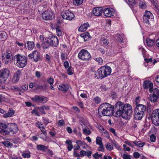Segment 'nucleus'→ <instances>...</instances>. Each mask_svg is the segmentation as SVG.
Masks as SVG:
<instances>
[{
  "label": "nucleus",
  "mask_w": 159,
  "mask_h": 159,
  "mask_svg": "<svg viewBox=\"0 0 159 159\" xmlns=\"http://www.w3.org/2000/svg\"><path fill=\"white\" fill-rule=\"evenodd\" d=\"M21 87L22 89L24 90H26L28 89V86L27 84L25 83V84H22L21 85Z\"/></svg>",
  "instance_id": "4d7b16f0"
},
{
  "label": "nucleus",
  "mask_w": 159,
  "mask_h": 159,
  "mask_svg": "<svg viewBox=\"0 0 159 159\" xmlns=\"http://www.w3.org/2000/svg\"><path fill=\"white\" fill-rule=\"evenodd\" d=\"M150 140L152 142H155L156 140V136L153 134H152L150 136Z\"/></svg>",
  "instance_id": "680f3d73"
},
{
  "label": "nucleus",
  "mask_w": 159,
  "mask_h": 159,
  "mask_svg": "<svg viewBox=\"0 0 159 159\" xmlns=\"http://www.w3.org/2000/svg\"><path fill=\"white\" fill-rule=\"evenodd\" d=\"M14 111L12 108H9L8 112L7 113L5 112V114L3 115V117L4 118L11 117L14 114Z\"/></svg>",
  "instance_id": "b1692460"
},
{
  "label": "nucleus",
  "mask_w": 159,
  "mask_h": 159,
  "mask_svg": "<svg viewBox=\"0 0 159 159\" xmlns=\"http://www.w3.org/2000/svg\"><path fill=\"white\" fill-rule=\"evenodd\" d=\"M106 148L108 150L111 151L113 149V147L112 145L110 144L109 143H107L106 145Z\"/></svg>",
  "instance_id": "a18cd8bd"
},
{
  "label": "nucleus",
  "mask_w": 159,
  "mask_h": 159,
  "mask_svg": "<svg viewBox=\"0 0 159 159\" xmlns=\"http://www.w3.org/2000/svg\"><path fill=\"white\" fill-rule=\"evenodd\" d=\"M61 57L62 61H63L67 59V54L65 53L61 52Z\"/></svg>",
  "instance_id": "79ce46f5"
},
{
  "label": "nucleus",
  "mask_w": 159,
  "mask_h": 159,
  "mask_svg": "<svg viewBox=\"0 0 159 159\" xmlns=\"http://www.w3.org/2000/svg\"><path fill=\"white\" fill-rule=\"evenodd\" d=\"M104 148L103 144L99 145V147L98 148V150L99 151L104 152Z\"/></svg>",
  "instance_id": "e2e57ef3"
},
{
  "label": "nucleus",
  "mask_w": 159,
  "mask_h": 159,
  "mask_svg": "<svg viewBox=\"0 0 159 159\" xmlns=\"http://www.w3.org/2000/svg\"><path fill=\"white\" fill-rule=\"evenodd\" d=\"M126 2L129 4L133 6L134 4L135 5V3L134 2V0H124Z\"/></svg>",
  "instance_id": "5fc2aeb1"
},
{
  "label": "nucleus",
  "mask_w": 159,
  "mask_h": 159,
  "mask_svg": "<svg viewBox=\"0 0 159 159\" xmlns=\"http://www.w3.org/2000/svg\"><path fill=\"white\" fill-rule=\"evenodd\" d=\"M93 101L96 104H99L101 102V99L98 97H96L93 98Z\"/></svg>",
  "instance_id": "de8ad7c7"
},
{
  "label": "nucleus",
  "mask_w": 159,
  "mask_h": 159,
  "mask_svg": "<svg viewBox=\"0 0 159 159\" xmlns=\"http://www.w3.org/2000/svg\"><path fill=\"white\" fill-rule=\"evenodd\" d=\"M54 17L53 12L51 10H47L43 12L42 14V18L44 20H51Z\"/></svg>",
  "instance_id": "9b49d317"
},
{
  "label": "nucleus",
  "mask_w": 159,
  "mask_h": 159,
  "mask_svg": "<svg viewBox=\"0 0 159 159\" xmlns=\"http://www.w3.org/2000/svg\"><path fill=\"white\" fill-rule=\"evenodd\" d=\"M14 60V58L8 59H7V60H5V64H8L12 63Z\"/></svg>",
  "instance_id": "6e6d98bb"
},
{
  "label": "nucleus",
  "mask_w": 159,
  "mask_h": 159,
  "mask_svg": "<svg viewBox=\"0 0 159 159\" xmlns=\"http://www.w3.org/2000/svg\"><path fill=\"white\" fill-rule=\"evenodd\" d=\"M102 67V71L105 73L104 74L106 75V77L109 75L111 72V69L110 67L108 66H103Z\"/></svg>",
  "instance_id": "aec40b11"
},
{
  "label": "nucleus",
  "mask_w": 159,
  "mask_h": 159,
  "mask_svg": "<svg viewBox=\"0 0 159 159\" xmlns=\"http://www.w3.org/2000/svg\"><path fill=\"white\" fill-rule=\"evenodd\" d=\"M37 108L41 113L44 114H46L45 111L42 107H37Z\"/></svg>",
  "instance_id": "13d9d810"
},
{
  "label": "nucleus",
  "mask_w": 159,
  "mask_h": 159,
  "mask_svg": "<svg viewBox=\"0 0 159 159\" xmlns=\"http://www.w3.org/2000/svg\"><path fill=\"white\" fill-rule=\"evenodd\" d=\"M101 42L103 43L104 46H107L109 43L107 39H104L101 40Z\"/></svg>",
  "instance_id": "864d4df0"
},
{
  "label": "nucleus",
  "mask_w": 159,
  "mask_h": 159,
  "mask_svg": "<svg viewBox=\"0 0 159 159\" xmlns=\"http://www.w3.org/2000/svg\"><path fill=\"white\" fill-rule=\"evenodd\" d=\"M133 156L134 158L137 159L140 156V154L137 152H135L134 153Z\"/></svg>",
  "instance_id": "bf43d9fd"
},
{
  "label": "nucleus",
  "mask_w": 159,
  "mask_h": 159,
  "mask_svg": "<svg viewBox=\"0 0 159 159\" xmlns=\"http://www.w3.org/2000/svg\"><path fill=\"white\" fill-rule=\"evenodd\" d=\"M114 109L112 105L105 102L101 105L98 109V113L100 116H110L113 114Z\"/></svg>",
  "instance_id": "f03ea898"
},
{
  "label": "nucleus",
  "mask_w": 159,
  "mask_h": 159,
  "mask_svg": "<svg viewBox=\"0 0 159 159\" xmlns=\"http://www.w3.org/2000/svg\"><path fill=\"white\" fill-rule=\"evenodd\" d=\"M146 42L148 46L152 47L154 44V40L153 39H146Z\"/></svg>",
  "instance_id": "2f4dec72"
},
{
  "label": "nucleus",
  "mask_w": 159,
  "mask_h": 159,
  "mask_svg": "<svg viewBox=\"0 0 159 159\" xmlns=\"http://www.w3.org/2000/svg\"><path fill=\"white\" fill-rule=\"evenodd\" d=\"M143 22L144 23L148 24L149 25L150 22L153 21V16L152 13L150 11L146 10L144 13L143 16Z\"/></svg>",
  "instance_id": "0eeeda50"
},
{
  "label": "nucleus",
  "mask_w": 159,
  "mask_h": 159,
  "mask_svg": "<svg viewBox=\"0 0 159 159\" xmlns=\"http://www.w3.org/2000/svg\"><path fill=\"white\" fill-rule=\"evenodd\" d=\"M32 113L33 114H35L36 116H40V114L39 111L36 109H33L32 111Z\"/></svg>",
  "instance_id": "052dcab7"
},
{
  "label": "nucleus",
  "mask_w": 159,
  "mask_h": 159,
  "mask_svg": "<svg viewBox=\"0 0 159 159\" xmlns=\"http://www.w3.org/2000/svg\"><path fill=\"white\" fill-rule=\"evenodd\" d=\"M61 15L63 18L70 20H71L75 16L74 13L69 10H65L63 11Z\"/></svg>",
  "instance_id": "f8f14e48"
},
{
  "label": "nucleus",
  "mask_w": 159,
  "mask_h": 159,
  "mask_svg": "<svg viewBox=\"0 0 159 159\" xmlns=\"http://www.w3.org/2000/svg\"><path fill=\"white\" fill-rule=\"evenodd\" d=\"M83 0H74L73 1V4L75 6H79L82 4Z\"/></svg>",
  "instance_id": "4c0bfd02"
},
{
  "label": "nucleus",
  "mask_w": 159,
  "mask_h": 159,
  "mask_svg": "<svg viewBox=\"0 0 159 159\" xmlns=\"http://www.w3.org/2000/svg\"><path fill=\"white\" fill-rule=\"evenodd\" d=\"M131 156L129 155L124 154L123 155V157L124 159H130Z\"/></svg>",
  "instance_id": "774afa93"
},
{
  "label": "nucleus",
  "mask_w": 159,
  "mask_h": 159,
  "mask_svg": "<svg viewBox=\"0 0 159 159\" xmlns=\"http://www.w3.org/2000/svg\"><path fill=\"white\" fill-rule=\"evenodd\" d=\"M96 144L99 145L103 144L102 143V139L100 137H97L96 138Z\"/></svg>",
  "instance_id": "e433bc0d"
},
{
  "label": "nucleus",
  "mask_w": 159,
  "mask_h": 159,
  "mask_svg": "<svg viewBox=\"0 0 159 159\" xmlns=\"http://www.w3.org/2000/svg\"><path fill=\"white\" fill-rule=\"evenodd\" d=\"M30 98L33 102L42 103H45L48 101L47 98L40 95H36Z\"/></svg>",
  "instance_id": "9d476101"
},
{
  "label": "nucleus",
  "mask_w": 159,
  "mask_h": 159,
  "mask_svg": "<svg viewBox=\"0 0 159 159\" xmlns=\"http://www.w3.org/2000/svg\"><path fill=\"white\" fill-rule=\"evenodd\" d=\"M7 34L4 31H2L0 33V37L1 39H4L7 38Z\"/></svg>",
  "instance_id": "c9c22d12"
},
{
  "label": "nucleus",
  "mask_w": 159,
  "mask_h": 159,
  "mask_svg": "<svg viewBox=\"0 0 159 159\" xmlns=\"http://www.w3.org/2000/svg\"><path fill=\"white\" fill-rule=\"evenodd\" d=\"M104 74L105 73L102 71V67L99 68L97 71L95 72V75L96 77H97L98 79L101 78L102 79L106 77V75Z\"/></svg>",
  "instance_id": "f3484780"
},
{
  "label": "nucleus",
  "mask_w": 159,
  "mask_h": 159,
  "mask_svg": "<svg viewBox=\"0 0 159 159\" xmlns=\"http://www.w3.org/2000/svg\"><path fill=\"white\" fill-rule=\"evenodd\" d=\"M58 88L59 90L65 92L68 89L67 86L64 84L59 85L58 87Z\"/></svg>",
  "instance_id": "473e14b6"
},
{
  "label": "nucleus",
  "mask_w": 159,
  "mask_h": 159,
  "mask_svg": "<svg viewBox=\"0 0 159 159\" xmlns=\"http://www.w3.org/2000/svg\"><path fill=\"white\" fill-rule=\"evenodd\" d=\"M47 81L50 85H52L54 82V80L51 78H50L48 79Z\"/></svg>",
  "instance_id": "0e129e2a"
},
{
  "label": "nucleus",
  "mask_w": 159,
  "mask_h": 159,
  "mask_svg": "<svg viewBox=\"0 0 159 159\" xmlns=\"http://www.w3.org/2000/svg\"><path fill=\"white\" fill-rule=\"evenodd\" d=\"M8 128V124L6 125L5 123H0V133L3 135H7L9 134V132L6 129Z\"/></svg>",
  "instance_id": "2eb2a0df"
},
{
  "label": "nucleus",
  "mask_w": 159,
  "mask_h": 159,
  "mask_svg": "<svg viewBox=\"0 0 159 159\" xmlns=\"http://www.w3.org/2000/svg\"><path fill=\"white\" fill-rule=\"evenodd\" d=\"M58 43V39L56 36L53 35L50 36L46 39V43L43 44V48L47 49L50 46L56 47Z\"/></svg>",
  "instance_id": "20e7f679"
},
{
  "label": "nucleus",
  "mask_w": 159,
  "mask_h": 159,
  "mask_svg": "<svg viewBox=\"0 0 159 159\" xmlns=\"http://www.w3.org/2000/svg\"><path fill=\"white\" fill-rule=\"evenodd\" d=\"M4 57L7 58V59L14 58V57L12 54L8 53L5 52L3 54V55L2 56V57Z\"/></svg>",
  "instance_id": "72a5a7b5"
},
{
  "label": "nucleus",
  "mask_w": 159,
  "mask_h": 159,
  "mask_svg": "<svg viewBox=\"0 0 159 159\" xmlns=\"http://www.w3.org/2000/svg\"><path fill=\"white\" fill-rule=\"evenodd\" d=\"M93 12L96 16H99L102 12V8L101 7L94 8L93 10Z\"/></svg>",
  "instance_id": "412c9836"
},
{
  "label": "nucleus",
  "mask_w": 159,
  "mask_h": 159,
  "mask_svg": "<svg viewBox=\"0 0 159 159\" xmlns=\"http://www.w3.org/2000/svg\"><path fill=\"white\" fill-rule=\"evenodd\" d=\"M28 57L30 59L35 62H37L41 59L40 54L36 50H34L29 54Z\"/></svg>",
  "instance_id": "1a4fd4ad"
},
{
  "label": "nucleus",
  "mask_w": 159,
  "mask_h": 159,
  "mask_svg": "<svg viewBox=\"0 0 159 159\" xmlns=\"http://www.w3.org/2000/svg\"><path fill=\"white\" fill-rule=\"evenodd\" d=\"M152 3L155 6L156 8L158 9L159 7V4L157 0H152Z\"/></svg>",
  "instance_id": "37998d69"
},
{
  "label": "nucleus",
  "mask_w": 159,
  "mask_h": 159,
  "mask_svg": "<svg viewBox=\"0 0 159 159\" xmlns=\"http://www.w3.org/2000/svg\"><path fill=\"white\" fill-rule=\"evenodd\" d=\"M139 6L140 8L142 9H145L147 5L145 2L141 1L139 3Z\"/></svg>",
  "instance_id": "58836bf2"
},
{
  "label": "nucleus",
  "mask_w": 159,
  "mask_h": 159,
  "mask_svg": "<svg viewBox=\"0 0 159 159\" xmlns=\"http://www.w3.org/2000/svg\"><path fill=\"white\" fill-rule=\"evenodd\" d=\"M152 123L157 126L159 125V109L154 110L152 114Z\"/></svg>",
  "instance_id": "6e6552de"
},
{
  "label": "nucleus",
  "mask_w": 159,
  "mask_h": 159,
  "mask_svg": "<svg viewBox=\"0 0 159 159\" xmlns=\"http://www.w3.org/2000/svg\"><path fill=\"white\" fill-rule=\"evenodd\" d=\"M78 57L80 60L85 61H89L91 58L90 53L86 50H81L78 54Z\"/></svg>",
  "instance_id": "39448f33"
},
{
  "label": "nucleus",
  "mask_w": 159,
  "mask_h": 159,
  "mask_svg": "<svg viewBox=\"0 0 159 159\" xmlns=\"http://www.w3.org/2000/svg\"><path fill=\"white\" fill-rule=\"evenodd\" d=\"M48 147L43 145L39 144L37 145L36 148L38 150H40L43 152H45L47 149Z\"/></svg>",
  "instance_id": "bb28decb"
},
{
  "label": "nucleus",
  "mask_w": 159,
  "mask_h": 159,
  "mask_svg": "<svg viewBox=\"0 0 159 159\" xmlns=\"http://www.w3.org/2000/svg\"><path fill=\"white\" fill-rule=\"evenodd\" d=\"M14 61L18 67L22 68L26 66L27 59L26 57L18 54L14 56Z\"/></svg>",
  "instance_id": "7ed1b4c3"
},
{
  "label": "nucleus",
  "mask_w": 159,
  "mask_h": 159,
  "mask_svg": "<svg viewBox=\"0 0 159 159\" xmlns=\"http://www.w3.org/2000/svg\"><path fill=\"white\" fill-rule=\"evenodd\" d=\"M39 39L40 41L42 43V47L43 48V44L46 43V41H45L44 37L43 35L40 36L39 37Z\"/></svg>",
  "instance_id": "09e8293b"
},
{
  "label": "nucleus",
  "mask_w": 159,
  "mask_h": 159,
  "mask_svg": "<svg viewBox=\"0 0 159 159\" xmlns=\"http://www.w3.org/2000/svg\"><path fill=\"white\" fill-rule=\"evenodd\" d=\"M22 156L24 158H29L30 157V153L29 151H25L22 152Z\"/></svg>",
  "instance_id": "c756f323"
},
{
  "label": "nucleus",
  "mask_w": 159,
  "mask_h": 159,
  "mask_svg": "<svg viewBox=\"0 0 159 159\" xmlns=\"http://www.w3.org/2000/svg\"><path fill=\"white\" fill-rule=\"evenodd\" d=\"M152 92L153 93L150 96V100L151 102H154L157 101L159 97V90L155 88L152 90Z\"/></svg>",
  "instance_id": "ddd939ff"
},
{
  "label": "nucleus",
  "mask_w": 159,
  "mask_h": 159,
  "mask_svg": "<svg viewBox=\"0 0 159 159\" xmlns=\"http://www.w3.org/2000/svg\"><path fill=\"white\" fill-rule=\"evenodd\" d=\"M143 114L140 112L134 111V118L137 120H140L143 117Z\"/></svg>",
  "instance_id": "a878e982"
},
{
  "label": "nucleus",
  "mask_w": 159,
  "mask_h": 159,
  "mask_svg": "<svg viewBox=\"0 0 159 159\" xmlns=\"http://www.w3.org/2000/svg\"><path fill=\"white\" fill-rule=\"evenodd\" d=\"M123 147L124 151H130V148L128 147L126 144H123Z\"/></svg>",
  "instance_id": "69168bd1"
},
{
  "label": "nucleus",
  "mask_w": 159,
  "mask_h": 159,
  "mask_svg": "<svg viewBox=\"0 0 159 159\" xmlns=\"http://www.w3.org/2000/svg\"><path fill=\"white\" fill-rule=\"evenodd\" d=\"M116 111L115 116L117 117L121 116L125 119H128L131 116L132 110L131 106L128 104H124L121 102H118L116 103L114 107Z\"/></svg>",
  "instance_id": "f257e3e1"
},
{
  "label": "nucleus",
  "mask_w": 159,
  "mask_h": 159,
  "mask_svg": "<svg viewBox=\"0 0 159 159\" xmlns=\"http://www.w3.org/2000/svg\"><path fill=\"white\" fill-rule=\"evenodd\" d=\"M81 36L84 39L85 41L89 40L91 38V36L89 34L88 32L84 33L82 34L81 35Z\"/></svg>",
  "instance_id": "cd10ccee"
},
{
  "label": "nucleus",
  "mask_w": 159,
  "mask_h": 159,
  "mask_svg": "<svg viewBox=\"0 0 159 159\" xmlns=\"http://www.w3.org/2000/svg\"><path fill=\"white\" fill-rule=\"evenodd\" d=\"M43 119L44 120L43 123L45 125H47L48 123L50 122L49 121V120L46 118L43 117Z\"/></svg>",
  "instance_id": "338daca9"
},
{
  "label": "nucleus",
  "mask_w": 159,
  "mask_h": 159,
  "mask_svg": "<svg viewBox=\"0 0 159 159\" xmlns=\"http://www.w3.org/2000/svg\"><path fill=\"white\" fill-rule=\"evenodd\" d=\"M117 40L120 43H121L123 42V39L122 36L119 34H117Z\"/></svg>",
  "instance_id": "49530a36"
},
{
  "label": "nucleus",
  "mask_w": 159,
  "mask_h": 159,
  "mask_svg": "<svg viewBox=\"0 0 159 159\" xmlns=\"http://www.w3.org/2000/svg\"><path fill=\"white\" fill-rule=\"evenodd\" d=\"M89 26V24L85 23L82 25L79 28L78 31L80 32H84L85 31Z\"/></svg>",
  "instance_id": "5701e85b"
},
{
  "label": "nucleus",
  "mask_w": 159,
  "mask_h": 159,
  "mask_svg": "<svg viewBox=\"0 0 159 159\" xmlns=\"http://www.w3.org/2000/svg\"><path fill=\"white\" fill-rule=\"evenodd\" d=\"M83 132L84 134L88 135L90 134L91 133L90 130L88 128H84L83 130Z\"/></svg>",
  "instance_id": "a19ab883"
},
{
  "label": "nucleus",
  "mask_w": 159,
  "mask_h": 159,
  "mask_svg": "<svg viewBox=\"0 0 159 159\" xmlns=\"http://www.w3.org/2000/svg\"><path fill=\"white\" fill-rule=\"evenodd\" d=\"M143 87L144 89H149V91L151 93L153 87V84L149 80L144 81L143 84Z\"/></svg>",
  "instance_id": "dca6fc26"
},
{
  "label": "nucleus",
  "mask_w": 159,
  "mask_h": 159,
  "mask_svg": "<svg viewBox=\"0 0 159 159\" xmlns=\"http://www.w3.org/2000/svg\"><path fill=\"white\" fill-rule=\"evenodd\" d=\"M104 15L107 17H110L113 16L114 13L113 9L112 8H105L103 11Z\"/></svg>",
  "instance_id": "a211bd4d"
},
{
  "label": "nucleus",
  "mask_w": 159,
  "mask_h": 159,
  "mask_svg": "<svg viewBox=\"0 0 159 159\" xmlns=\"http://www.w3.org/2000/svg\"><path fill=\"white\" fill-rule=\"evenodd\" d=\"M27 45L25 44V46L27 47L28 49L29 50H32L34 47V43L33 42L28 41L27 42Z\"/></svg>",
  "instance_id": "393cba45"
},
{
  "label": "nucleus",
  "mask_w": 159,
  "mask_h": 159,
  "mask_svg": "<svg viewBox=\"0 0 159 159\" xmlns=\"http://www.w3.org/2000/svg\"><path fill=\"white\" fill-rule=\"evenodd\" d=\"M1 143L7 147H11L13 145V144L10 142L6 140L2 141Z\"/></svg>",
  "instance_id": "7c9ffc66"
},
{
  "label": "nucleus",
  "mask_w": 159,
  "mask_h": 159,
  "mask_svg": "<svg viewBox=\"0 0 159 159\" xmlns=\"http://www.w3.org/2000/svg\"><path fill=\"white\" fill-rule=\"evenodd\" d=\"M9 132L13 134H16L18 132V128L16 124L11 123L8 124V128Z\"/></svg>",
  "instance_id": "4468645a"
},
{
  "label": "nucleus",
  "mask_w": 159,
  "mask_h": 159,
  "mask_svg": "<svg viewBox=\"0 0 159 159\" xmlns=\"http://www.w3.org/2000/svg\"><path fill=\"white\" fill-rule=\"evenodd\" d=\"M146 110V107L142 104L137 105L134 111L137 112H140L143 114Z\"/></svg>",
  "instance_id": "6ab92c4d"
},
{
  "label": "nucleus",
  "mask_w": 159,
  "mask_h": 159,
  "mask_svg": "<svg viewBox=\"0 0 159 159\" xmlns=\"http://www.w3.org/2000/svg\"><path fill=\"white\" fill-rule=\"evenodd\" d=\"M133 143L137 146L140 147H142L145 145V143L141 141H134L133 142Z\"/></svg>",
  "instance_id": "f704fd0d"
},
{
  "label": "nucleus",
  "mask_w": 159,
  "mask_h": 159,
  "mask_svg": "<svg viewBox=\"0 0 159 159\" xmlns=\"http://www.w3.org/2000/svg\"><path fill=\"white\" fill-rule=\"evenodd\" d=\"M19 80V78L14 75L12 79V82L14 84L17 83Z\"/></svg>",
  "instance_id": "c03bdc74"
},
{
  "label": "nucleus",
  "mask_w": 159,
  "mask_h": 159,
  "mask_svg": "<svg viewBox=\"0 0 159 159\" xmlns=\"http://www.w3.org/2000/svg\"><path fill=\"white\" fill-rule=\"evenodd\" d=\"M94 60L100 64H102L103 62L102 59L101 57L96 58Z\"/></svg>",
  "instance_id": "603ef678"
},
{
  "label": "nucleus",
  "mask_w": 159,
  "mask_h": 159,
  "mask_svg": "<svg viewBox=\"0 0 159 159\" xmlns=\"http://www.w3.org/2000/svg\"><path fill=\"white\" fill-rule=\"evenodd\" d=\"M10 71L7 69L0 70V83L4 82L9 76Z\"/></svg>",
  "instance_id": "423d86ee"
},
{
  "label": "nucleus",
  "mask_w": 159,
  "mask_h": 159,
  "mask_svg": "<svg viewBox=\"0 0 159 159\" xmlns=\"http://www.w3.org/2000/svg\"><path fill=\"white\" fill-rule=\"evenodd\" d=\"M56 31L57 32V35L58 36H61L62 32L59 27H58L56 28Z\"/></svg>",
  "instance_id": "8fccbe9b"
},
{
  "label": "nucleus",
  "mask_w": 159,
  "mask_h": 159,
  "mask_svg": "<svg viewBox=\"0 0 159 159\" xmlns=\"http://www.w3.org/2000/svg\"><path fill=\"white\" fill-rule=\"evenodd\" d=\"M11 89L12 90H14L15 91H20L21 89L18 87L16 86H11Z\"/></svg>",
  "instance_id": "3c124183"
},
{
  "label": "nucleus",
  "mask_w": 159,
  "mask_h": 159,
  "mask_svg": "<svg viewBox=\"0 0 159 159\" xmlns=\"http://www.w3.org/2000/svg\"><path fill=\"white\" fill-rule=\"evenodd\" d=\"M67 73L69 75H71L73 74V69L71 66L67 68Z\"/></svg>",
  "instance_id": "ea45409f"
},
{
  "label": "nucleus",
  "mask_w": 159,
  "mask_h": 159,
  "mask_svg": "<svg viewBox=\"0 0 159 159\" xmlns=\"http://www.w3.org/2000/svg\"><path fill=\"white\" fill-rule=\"evenodd\" d=\"M66 143L67 146V149H68L69 151H71L73 148V146L71 141L69 139L67 140L66 141Z\"/></svg>",
  "instance_id": "c85d7f7f"
},
{
  "label": "nucleus",
  "mask_w": 159,
  "mask_h": 159,
  "mask_svg": "<svg viewBox=\"0 0 159 159\" xmlns=\"http://www.w3.org/2000/svg\"><path fill=\"white\" fill-rule=\"evenodd\" d=\"M80 153L82 156H86L89 158H90L91 157L92 152L90 151H85L84 150H81L80 152Z\"/></svg>",
  "instance_id": "4be33fe9"
}]
</instances>
